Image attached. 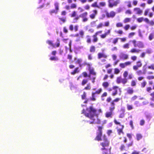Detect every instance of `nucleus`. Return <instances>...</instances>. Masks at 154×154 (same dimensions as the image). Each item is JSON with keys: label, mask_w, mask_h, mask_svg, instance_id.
I'll list each match as a JSON object with an SVG mask.
<instances>
[{"label": "nucleus", "mask_w": 154, "mask_h": 154, "mask_svg": "<svg viewBox=\"0 0 154 154\" xmlns=\"http://www.w3.org/2000/svg\"><path fill=\"white\" fill-rule=\"evenodd\" d=\"M103 111L101 109H97L93 106H90L86 108V110L83 109L82 113L86 117L88 118L91 121H88L90 124H100L101 121L98 117L100 113Z\"/></svg>", "instance_id": "nucleus-1"}, {"label": "nucleus", "mask_w": 154, "mask_h": 154, "mask_svg": "<svg viewBox=\"0 0 154 154\" xmlns=\"http://www.w3.org/2000/svg\"><path fill=\"white\" fill-rule=\"evenodd\" d=\"M111 99H112L110 97H108L107 98L106 101L108 103L110 102V106L109 107V109L114 111L115 108V103L118 102L121 99L118 97L116 98L110 102Z\"/></svg>", "instance_id": "nucleus-2"}, {"label": "nucleus", "mask_w": 154, "mask_h": 154, "mask_svg": "<svg viewBox=\"0 0 154 154\" xmlns=\"http://www.w3.org/2000/svg\"><path fill=\"white\" fill-rule=\"evenodd\" d=\"M103 128V127L102 126H99L98 127V129L97 132L96 136L94 138L95 140L98 141L101 140V137L102 136V130Z\"/></svg>", "instance_id": "nucleus-3"}, {"label": "nucleus", "mask_w": 154, "mask_h": 154, "mask_svg": "<svg viewBox=\"0 0 154 154\" xmlns=\"http://www.w3.org/2000/svg\"><path fill=\"white\" fill-rule=\"evenodd\" d=\"M67 3L68 4H71V5L69 6V5H66L64 7L65 9L67 10H69L70 9H74L76 8L77 7V5L76 3H72V0H67Z\"/></svg>", "instance_id": "nucleus-4"}, {"label": "nucleus", "mask_w": 154, "mask_h": 154, "mask_svg": "<svg viewBox=\"0 0 154 154\" xmlns=\"http://www.w3.org/2000/svg\"><path fill=\"white\" fill-rule=\"evenodd\" d=\"M103 141L100 143V145L103 147L102 148H106L109 146L110 144L109 141L105 135H104L103 136Z\"/></svg>", "instance_id": "nucleus-5"}, {"label": "nucleus", "mask_w": 154, "mask_h": 154, "mask_svg": "<svg viewBox=\"0 0 154 154\" xmlns=\"http://www.w3.org/2000/svg\"><path fill=\"white\" fill-rule=\"evenodd\" d=\"M115 124L116 125H119L121 127V128H117V132L118 134L119 135H121V134H124V132L123 131V130L124 128V126L123 125H122L120 122H118L116 119H114L113 121Z\"/></svg>", "instance_id": "nucleus-6"}, {"label": "nucleus", "mask_w": 154, "mask_h": 154, "mask_svg": "<svg viewBox=\"0 0 154 154\" xmlns=\"http://www.w3.org/2000/svg\"><path fill=\"white\" fill-rule=\"evenodd\" d=\"M88 70L89 72V78H91V75L94 76L91 79L92 83H94L95 82V79H96L95 76L96 75V73L94 69L93 68H91L90 67H88Z\"/></svg>", "instance_id": "nucleus-7"}, {"label": "nucleus", "mask_w": 154, "mask_h": 154, "mask_svg": "<svg viewBox=\"0 0 154 154\" xmlns=\"http://www.w3.org/2000/svg\"><path fill=\"white\" fill-rule=\"evenodd\" d=\"M131 42L135 47H137L139 48H143L144 47L143 43L141 41L137 42L135 40H133Z\"/></svg>", "instance_id": "nucleus-8"}, {"label": "nucleus", "mask_w": 154, "mask_h": 154, "mask_svg": "<svg viewBox=\"0 0 154 154\" xmlns=\"http://www.w3.org/2000/svg\"><path fill=\"white\" fill-rule=\"evenodd\" d=\"M108 6L112 8L114 6H116L119 3V0H108Z\"/></svg>", "instance_id": "nucleus-9"}, {"label": "nucleus", "mask_w": 154, "mask_h": 154, "mask_svg": "<svg viewBox=\"0 0 154 154\" xmlns=\"http://www.w3.org/2000/svg\"><path fill=\"white\" fill-rule=\"evenodd\" d=\"M116 82L118 84L122 83L125 85L127 83L128 79L127 78L122 79L121 76H120L117 77Z\"/></svg>", "instance_id": "nucleus-10"}, {"label": "nucleus", "mask_w": 154, "mask_h": 154, "mask_svg": "<svg viewBox=\"0 0 154 154\" xmlns=\"http://www.w3.org/2000/svg\"><path fill=\"white\" fill-rule=\"evenodd\" d=\"M46 42L49 45L51 46L53 48H56L59 47L60 46V42L59 40H57V43L56 44H54L52 41L50 40H48Z\"/></svg>", "instance_id": "nucleus-11"}, {"label": "nucleus", "mask_w": 154, "mask_h": 154, "mask_svg": "<svg viewBox=\"0 0 154 154\" xmlns=\"http://www.w3.org/2000/svg\"><path fill=\"white\" fill-rule=\"evenodd\" d=\"M136 63V65H134L133 66V69L134 71H137L139 68H141L142 66V63L140 60L137 61Z\"/></svg>", "instance_id": "nucleus-12"}, {"label": "nucleus", "mask_w": 154, "mask_h": 154, "mask_svg": "<svg viewBox=\"0 0 154 154\" xmlns=\"http://www.w3.org/2000/svg\"><path fill=\"white\" fill-rule=\"evenodd\" d=\"M84 32L83 30H80L79 33H76L75 35V36L77 37H79V38L78 39H77L76 40V42H79L80 40V38H82L84 37Z\"/></svg>", "instance_id": "nucleus-13"}, {"label": "nucleus", "mask_w": 154, "mask_h": 154, "mask_svg": "<svg viewBox=\"0 0 154 154\" xmlns=\"http://www.w3.org/2000/svg\"><path fill=\"white\" fill-rule=\"evenodd\" d=\"M88 14V12H85L79 15L80 17L83 18L82 21L83 22H85L88 20V19L87 17Z\"/></svg>", "instance_id": "nucleus-14"}, {"label": "nucleus", "mask_w": 154, "mask_h": 154, "mask_svg": "<svg viewBox=\"0 0 154 154\" xmlns=\"http://www.w3.org/2000/svg\"><path fill=\"white\" fill-rule=\"evenodd\" d=\"M131 62L130 61H128L124 63H121L119 64V66L121 68H124L126 66H130L131 65Z\"/></svg>", "instance_id": "nucleus-15"}, {"label": "nucleus", "mask_w": 154, "mask_h": 154, "mask_svg": "<svg viewBox=\"0 0 154 154\" xmlns=\"http://www.w3.org/2000/svg\"><path fill=\"white\" fill-rule=\"evenodd\" d=\"M111 147L109 148H106L105 147L102 148L101 150L102 151L103 154H111Z\"/></svg>", "instance_id": "nucleus-16"}, {"label": "nucleus", "mask_w": 154, "mask_h": 154, "mask_svg": "<svg viewBox=\"0 0 154 154\" xmlns=\"http://www.w3.org/2000/svg\"><path fill=\"white\" fill-rule=\"evenodd\" d=\"M125 90L126 91L127 94L129 95L133 94L134 92L133 88L131 87H128L125 89Z\"/></svg>", "instance_id": "nucleus-17"}, {"label": "nucleus", "mask_w": 154, "mask_h": 154, "mask_svg": "<svg viewBox=\"0 0 154 154\" xmlns=\"http://www.w3.org/2000/svg\"><path fill=\"white\" fill-rule=\"evenodd\" d=\"M109 111L106 112L105 114V116L107 118L112 117L113 114V110L109 109Z\"/></svg>", "instance_id": "nucleus-18"}, {"label": "nucleus", "mask_w": 154, "mask_h": 154, "mask_svg": "<svg viewBox=\"0 0 154 154\" xmlns=\"http://www.w3.org/2000/svg\"><path fill=\"white\" fill-rule=\"evenodd\" d=\"M93 13L89 15L90 17L92 19H94L97 14V11L96 10H94L92 11Z\"/></svg>", "instance_id": "nucleus-19"}, {"label": "nucleus", "mask_w": 154, "mask_h": 154, "mask_svg": "<svg viewBox=\"0 0 154 154\" xmlns=\"http://www.w3.org/2000/svg\"><path fill=\"white\" fill-rule=\"evenodd\" d=\"M116 14V13L115 12L112 11H110L109 13L107 12L106 13V15L108 18H113L115 16Z\"/></svg>", "instance_id": "nucleus-20"}, {"label": "nucleus", "mask_w": 154, "mask_h": 154, "mask_svg": "<svg viewBox=\"0 0 154 154\" xmlns=\"http://www.w3.org/2000/svg\"><path fill=\"white\" fill-rule=\"evenodd\" d=\"M110 32L111 30L110 29L108 30L106 32H105L104 34L100 35V38L102 39L105 38L107 35L110 33Z\"/></svg>", "instance_id": "nucleus-21"}, {"label": "nucleus", "mask_w": 154, "mask_h": 154, "mask_svg": "<svg viewBox=\"0 0 154 154\" xmlns=\"http://www.w3.org/2000/svg\"><path fill=\"white\" fill-rule=\"evenodd\" d=\"M110 32L111 30L110 29L108 30L106 32H105L104 34L100 35V38L102 39L105 38L107 35L110 33Z\"/></svg>", "instance_id": "nucleus-22"}, {"label": "nucleus", "mask_w": 154, "mask_h": 154, "mask_svg": "<svg viewBox=\"0 0 154 154\" xmlns=\"http://www.w3.org/2000/svg\"><path fill=\"white\" fill-rule=\"evenodd\" d=\"M110 32L111 30L110 29L108 30L106 32H105L104 34L100 35V38L102 39L105 38L107 35L110 33Z\"/></svg>", "instance_id": "nucleus-23"}, {"label": "nucleus", "mask_w": 154, "mask_h": 154, "mask_svg": "<svg viewBox=\"0 0 154 154\" xmlns=\"http://www.w3.org/2000/svg\"><path fill=\"white\" fill-rule=\"evenodd\" d=\"M107 57V56L103 53L99 52L97 54V58L98 59H100L102 58H106Z\"/></svg>", "instance_id": "nucleus-24"}, {"label": "nucleus", "mask_w": 154, "mask_h": 154, "mask_svg": "<svg viewBox=\"0 0 154 154\" xmlns=\"http://www.w3.org/2000/svg\"><path fill=\"white\" fill-rule=\"evenodd\" d=\"M133 11L135 12L136 14L141 15L143 12V11L139 8L136 7L134 8Z\"/></svg>", "instance_id": "nucleus-25"}, {"label": "nucleus", "mask_w": 154, "mask_h": 154, "mask_svg": "<svg viewBox=\"0 0 154 154\" xmlns=\"http://www.w3.org/2000/svg\"><path fill=\"white\" fill-rule=\"evenodd\" d=\"M120 57L122 60H126L128 58V56L127 54H122L120 56Z\"/></svg>", "instance_id": "nucleus-26"}, {"label": "nucleus", "mask_w": 154, "mask_h": 154, "mask_svg": "<svg viewBox=\"0 0 154 154\" xmlns=\"http://www.w3.org/2000/svg\"><path fill=\"white\" fill-rule=\"evenodd\" d=\"M79 72L80 70L79 69V67H76L71 72V74L74 75L76 73H79Z\"/></svg>", "instance_id": "nucleus-27"}, {"label": "nucleus", "mask_w": 154, "mask_h": 154, "mask_svg": "<svg viewBox=\"0 0 154 154\" xmlns=\"http://www.w3.org/2000/svg\"><path fill=\"white\" fill-rule=\"evenodd\" d=\"M118 88V87L116 86H114L112 87V89L115 90V92H113L112 94V96H115L117 94L118 91L117 89Z\"/></svg>", "instance_id": "nucleus-28"}, {"label": "nucleus", "mask_w": 154, "mask_h": 154, "mask_svg": "<svg viewBox=\"0 0 154 154\" xmlns=\"http://www.w3.org/2000/svg\"><path fill=\"white\" fill-rule=\"evenodd\" d=\"M146 73V71L145 70H144L143 72L141 70H137V71L136 72V74L138 76H140L143 74H145Z\"/></svg>", "instance_id": "nucleus-29"}, {"label": "nucleus", "mask_w": 154, "mask_h": 154, "mask_svg": "<svg viewBox=\"0 0 154 154\" xmlns=\"http://www.w3.org/2000/svg\"><path fill=\"white\" fill-rule=\"evenodd\" d=\"M141 51L140 49H137L135 48H132L130 52L132 53H138Z\"/></svg>", "instance_id": "nucleus-30"}, {"label": "nucleus", "mask_w": 154, "mask_h": 154, "mask_svg": "<svg viewBox=\"0 0 154 154\" xmlns=\"http://www.w3.org/2000/svg\"><path fill=\"white\" fill-rule=\"evenodd\" d=\"M96 51V48L94 45H91L89 48V51L91 53H94Z\"/></svg>", "instance_id": "nucleus-31"}, {"label": "nucleus", "mask_w": 154, "mask_h": 154, "mask_svg": "<svg viewBox=\"0 0 154 154\" xmlns=\"http://www.w3.org/2000/svg\"><path fill=\"white\" fill-rule=\"evenodd\" d=\"M96 94L94 92H92L91 94V97L90 98L91 100L92 101H95L96 100Z\"/></svg>", "instance_id": "nucleus-32"}, {"label": "nucleus", "mask_w": 154, "mask_h": 154, "mask_svg": "<svg viewBox=\"0 0 154 154\" xmlns=\"http://www.w3.org/2000/svg\"><path fill=\"white\" fill-rule=\"evenodd\" d=\"M97 35L95 34L92 35V37L93 38L92 41L94 43H96L98 41V39L97 37Z\"/></svg>", "instance_id": "nucleus-33"}, {"label": "nucleus", "mask_w": 154, "mask_h": 154, "mask_svg": "<svg viewBox=\"0 0 154 154\" xmlns=\"http://www.w3.org/2000/svg\"><path fill=\"white\" fill-rule=\"evenodd\" d=\"M106 5V3L105 2H101L99 3V5L98 6L99 8H98L99 9H101L102 7H104Z\"/></svg>", "instance_id": "nucleus-34"}, {"label": "nucleus", "mask_w": 154, "mask_h": 154, "mask_svg": "<svg viewBox=\"0 0 154 154\" xmlns=\"http://www.w3.org/2000/svg\"><path fill=\"white\" fill-rule=\"evenodd\" d=\"M86 37V42L87 43L90 44L91 42V36L89 35H87Z\"/></svg>", "instance_id": "nucleus-35"}, {"label": "nucleus", "mask_w": 154, "mask_h": 154, "mask_svg": "<svg viewBox=\"0 0 154 154\" xmlns=\"http://www.w3.org/2000/svg\"><path fill=\"white\" fill-rule=\"evenodd\" d=\"M150 97V100L154 102V91H153L149 94Z\"/></svg>", "instance_id": "nucleus-36"}, {"label": "nucleus", "mask_w": 154, "mask_h": 154, "mask_svg": "<svg viewBox=\"0 0 154 154\" xmlns=\"http://www.w3.org/2000/svg\"><path fill=\"white\" fill-rule=\"evenodd\" d=\"M125 145L124 144H122L120 146L119 149L121 151H123L124 150H126L125 149Z\"/></svg>", "instance_id": "nucleus-37"}, {"label": "nucleus", "mask_w": 154, "mask_h": 154, "mask_svg": "<svg viewBox=\"0 0 154 154\" xmlns=\"http://www.w3.org/2000/svg\"><path fill=\"white\" fill-rule=\"evenodd\" d=\"M102 86L104 88H106L109 86V83L107 82H104L102 83Z\"/></svg>", "instance_id": "nucleus-38"}, {"label": "nucleus", "mask_w": 154, "mask_h": 154, "mask_svg": "<svg viewBox=\"0 0 154 154\" xmlns=\"http://www.w3.org/2000/svg\"><path fill=\"white\" fill-rule=\"evenodd\" d=\"M143 137L141 134H136V138L137 140L139 141Z\"/></svg>", "instance_id": "nucleus-39"}, {"label": "nucleus", "mask_w": 154, "mask_h": 154, "mask_svg": "<svg viewBox=\"0 0 154 154\" xmlns=\"http://www.w3.org/2000/svg\"><path fill=\"white\" fill-rule=\"evenodd\" d=\"M88 82V80L86 79H84L82 80V81L81 83V85L84 86L85 84H86Z\"/></svg>", "instance_id": "nucleus-40"}, {"label": "nucleus", "mask_w": 154, "mask_h": 154, "mask_svg": "<svg viewBox=\"0 0 154 154\" xmlns=\"http://www.w3.org/2000/svg\"><path fill=\"white\" fill-rule=\"evenodd\" d=\"M59 19L62 21L63 23H64L66 21V17H59Z\"/></svg>", "instance_id": "nucleus-41"}, {"label": "nucleus", "mask_w": 154, "mask_h": 154, "mask_svg": "<svg viewBox=\"0 0 154 154\" xmlns=\"http://www.w3.org/2000/svg\"><path fill=\"white\" fill-rule=\"evenodd\" d=\"M131 21V18H130L127 17L125 18L123 22L124 23H127Z\"/></svg>", "instance_id": "nucleus-42"}, {"label": "nucleus", "mask_w": 154, "mask_h": 154, "mask_svg": "<svg viewBox=\"0 0 154 154\" xmlns=\"http://www.w3.org/2000/svg\"><path fill=\"white\" fill-rule=\"evenodd\" d=\"M82 61V60L81 59H78L76 63L77 64H79L80 67H81L82 66V64H81V63Z\"/></svg>", "instance_id": "nucleus-43"}, {"label": "nucleus", "mask_w": 154, "mask_h": 154, "mask_svg": "<svg viewBox=\"0 0 154 154\" xmlns=\"http://www.w3.org/2000/svg\"><path fill=\"white\" fill-rule=\"evenodd\" d=\"M127 108L128 110H130L132 109L133 107L132 105L127 104Z\"/></svg>", "instance_id": "nucleus-44"}, {"label": "nucleus", "mask_w": 154, "mask_h": 154, "mask_svg": "<svg viewBox=\"0 0 154 154\" xmlns=\"http://www.w3.org/2000/svg\"><path fill=\"white\" fill-rule=\"evenodd\" d=\"M146 78L147 80H150L154 79V75H148L146 77Z\"/></svg>", "instance_id": "nucleus-45"}, {"label": "nucleus", "mask_w": 154, "mask_h": 154, "mask_svg": "<svg viewBox=\"0 0 154 154\" xmlns=\"http://www.w3.org/2000/svg\"><path fill=\"white\" fill-rule=\"evenodd\" d=\"M91 7L94 8H99L98 5L97 4V2H94V3L92 4L91 5Z\"/></svg>", "instance_id": "nucleus-46"}, {"label": "nucleus", "mask_w": 154, "mask_h": 154, "mask_svg": "<svg viewBox=\"0 0 154 154\" xmlns=\"http://www.w3.org/2000/svg\"><path fill=\"white\" fill-rule=\"evenodd\" d=\"M120 72V70L117 68L114 69V73L115 74H118Z\"/></svg>", "instance_id": "nucleus-47"}, {"label": "nucleus", "mask_w": 154, "mask_h": 154, "mask_svg": "<svg viewBox=\"0 0 154 154\" xmlns=\"http://www.w3.org/2000/svg\"><path fill=\"white\" fill-rule=\"evenodd\" d=\"M91 89V87L90 84H88L87 85V86L85 87L84 89V90H89Z\"/></svg>", "instance_id": "nucleus-48"}, {"label": "nucleus", "mask_w": 154, "mask_h": 154, "mask_svg": "<svg viewBox=\"0 0 154 154\" xmlns=\"http://www.w3.org/2000/svg\"><path fill=\"white\" fill-rule=\"evenodd\" d=\"M102 90L101 88L99 89L97 91H96L95 92H94L96 94H99L102 92Z\"/></svg>", "instance_id": "nucleus-49"}, {"label": "nucleus", "mask_w": 154, "mask_h": 154, "mask_svg": "<svg viewBox=\"0 0 154 154\" xmlns=\"http://www.w3.org/2000/svg\"><path fill=\"white\" fill-rule=\"evenodd\" d=\"M103 26V25L102 23H100L96 26L97 29L102 28Z\"/></svg>", "instance_id": "nucleus-50"}, {"label": "nucleus", "mask_w": 154, "mask_h": 154, "mask_svg": "<svg viewBox=\"0 0 154 154\" xmlns=\"http://www.w3.org/2000/svg\"><path fill=\"white\" fill-rule=\"evenodd\" d=\"M54 5L55 6V10L57 12L59 10V4L57 2H56L54 3Z\"/></svg>", "instance_id": "nucleus-51"}, {"label": "nucleus", "mask_w": 154, "mask_h": 154, "mask_svg": "<svg viewBox=\"0 0 154 154\" xmlns=\"http://www.w3.org/2000/svg\"><path fill=\"white\" fill-rule=\"evenodd\" d=\"M133 144V142L131 141L129 143L126 144L127 147L128 149L130 147L132 146Z\"/></svg>", "instance_id": "nucleus-52"}, {"label": "nucleus", "mask_w": 154, "mask_h": 154, "mask_svg": "<svg viewBox=\"0 0 154 154\" xmlns=\"http://www.w3.org/2000/svg\"><path fill=\"white\" fill-rule=\"evenodd\" d=\"M152 88L151 87H147L146 88V91L148 93H150L152 90Z\"/></svg>", "instance_id": "nucleus-53"}, {"label": "nucleus", "mask_w": 154, "mask_h": 154, "mask_svg": "<svg viewBox=\"0 0 154 154\" xmlns=\"http://www.w3.org/2000/svg\"><path fill=\"white\" fill-rule=\"evenodd\" d=\"M76 12L75 11H74L72 12V13L71 14L70 17H76Z\"/></svg>", "instance_id": "nucleus-54"}, {"label": "nucleus", "mask_w": 154, "mask_h": 154, "mask_svg": "<svg viewBox=\"0 0 154 154\" xmlns=\"http://www.w3.org/2000/svg\"><path fill=\"white\" fill-rule=\"evenodd\" d=\"M137 95H134L131 97V101H134L137 98Z\"/></svg>", "instance_id": "nucleus-55"}, {"label": "nucleus", "mask_w": 154, "mask_h": 154, "mask_svg": "<svg viewBox=\"0 0 154 154\" xmlns=\"http://www.w3.org/2000/svg\"><path fill=\"white\" fill-rule=\"evenodd\" d=\"M154 38V35L153 33H151L149 34V40H152Z\"/></svg>", "instance_id": "nucleus-56"}, {"label": "nucleus", "mask_w": 154, "mask_h": 154, "mask_svg": "<svg viewBox=\"0 0 154 154\" xmlns=\"http://www.w3.org/2000/svg\"><path fill=\"white\" fill-rule=\"evenodd\" d=\"M86 93L84 91L83 92V94L81 95L82 99L83 100L85 99H86Z\"/></svg>", "instance_id": "nucleus-57"}, {"label": "nucleus", "mask_w": 154, "mask_h": 154, "mask_svg": "<svg viewBox=\"0 0 154 154\" xmlns=\"http://www.w3.org/2000/svg\"><path fill=\"white\" fill-rule=\"evenodd\" d=\"M80 17H79V16H78L75 17L74 18L73 20V22L74 23L77 22L78 20L79 19Z\"/></svg>", "instance_id": "nucleus-58"}, {"label": "nucleus", "mask_w": 154, "mask_h": 154, "mask_svg": "<svg viewBox=\"0 0 154 154\" xmlns=\"http://www.w3.org/2000/svg\"><path fill=\"white\" fill-rule=\"evenodd\" d=\"M125 3L127 4V6L128 8H131L132 7L131 2L130 1H128L125 2Z\"/></svg>", "instance_id": "nucleus-59"}, {"label": "nucleus", "mask_w": 154, "mask_h": 154, "mask_svg": "<svg viewBox=\"0 0 154 154\" xmlns=\"http://www.w3.org/2000/svg\"><path fill=\"white\" fill-rule=\"evenodd\" d=\"M82 75H83V76L85 78H86L87 77H89V74L88 75L87 72H83L82 73Z\"/></svg>", "instance_id": "nucleus-60"}, {"label": "nucleus", "mask_w": 154, "mask_h": 154, "mask_svg": "<svg viewBox=\"0 0 154 154\" xmlns=\"http://www.w3.org/2000/svg\"><path fill=\"white\" fill-rule=\"evenodd\" d=\"M119 38H114L112 42V43L114 44H116V43H117L118 42V40L119 39Z\"/></svg>", "instance_id": "nucleus-61"}, {"label": "nucleus", "mask_w": 154, "mask_h": 154, "mask_svg": "<svg viewBox=\"0 0 154 154\" xmlns=\"http://www.w3.org/2000/svg\"><path fill=\"white\" fill-rule=\"evenodd\" d=\"M128 72L127 71H125L123 73V76L124 77V78H126V77L128 75Z\"/></svg>", "instance_id": "nucleus-62"}, {"label": "nucleus", "mask_w": 154, "mask_h": 154, "mask_svg": "<svg viewBox=\"0 0 154 154\" xmlns=\"http://www.w3.org/2000/svg\"><path fill=\"white\" fill-rule=\"evenodd\" d=\"M144 18L143 17L138 18L137 19V21L139 23H141L143 20Z\"/></svg>", "instance_id": "nucleus-63"}, {"label": "nucleus", "mask_w": 154, "mask_h": 154, "mask_svg": "<svg viewBox=\"0 0 154 154\" xmlns=\"http://www.w3.org/2000/svg\"><path fill=\"white\" fill-rule=\"evenodd\" d=\"M123 47L125 49H128L129 48V44L128 43H126L123 45Z\"/></svg>", "instance_id": "nucleus-64"}]
</instances>
